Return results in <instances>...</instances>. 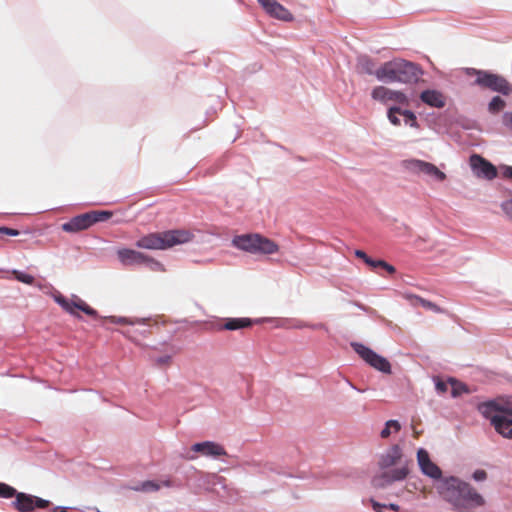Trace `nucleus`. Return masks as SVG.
<instances>
[{
    "label": "nucleus",
    "instance_id": "10",
    "mask_svg": "<svg viewBox=\"0 0 512 512\" xmlns=\"http://www.w3.org/2000/svg\"><path fill=\"white\" fill-rule=\"evenodd\" d=\"M404 168L414 174H425L437 181H444L446 174L438 169L434 164L419 159H410L403 162Z\"/></svg>",
    "mask_w": 512,
    "mask_h": 512
},
{
    "label": "nucleus",
    "instance_id": "6",
    "mask_svg": "<svg viewBox=\"0 0 512 512\" xmlns=\"http://www.w3.org/2000/svg\"><path fill=\"white\" fill-rule=\"evenodd\" d=\"M232 244L252 254H274L279 250V246L274 241L257 233L235 236Z\"/></svg>",
    "mask_w": 512,
    "mask_h": 512
},
{
    "label": "nucleus",
    "instance_id": "31",
    "mask_svg": "<svg viewBox=\"0 0 512 512\" xmlns=\"http://www.w3.org/2000/svg\"><path fill=\"white\" fill-rule=\"evenodd\" d=\"M20 232L17 229L9 227H0V238L3 236H18Z\"/></svg>",
    "mask_w": 512,
    "mask_h": 512
},
{
    "label": "nucleus",
    "instance_id": "7",
    "mask_svg": "<svg viewBox=\"0 0 512 512\" xmlns=\"http://www.w3.org/2000/svg\"><path fill=\"white\" fill-rule=\"evenodd\" d=\"M466 74L469 76H475L473 84L483 89H489L503 95H509L512 93V85L500 75L484 70H477L475 68H467Z\"/></svg>",
    "mask_w": 512,
    "mask_h": 512
},
{
    "label": "nucleus",
    "instance_id": "11",
    "mask_svg": "<svg viewBox=\"0 0 512 512\" xmlns=\"http://www.w3.org/2000/svg\"><path fill=\"white\" fill-rule=\"evenodd\" d=\"M512 409V397L498 398L495 400L480 403L478 405L479 412L486 418L491 420L493 425V417H501L505 411Z\"/></svg>",
    "mask_w": 512,
    "mask_h": 512
},
{
    "label": "nucleus",
    "instance_id": "41",
    "mask_svg": "<svg viewBox=\"0 0 512 512\" xmlns=\"http://www.w3.org/2000/svg\"><path fill=\"white\" fill-rule=\"evenodd\" d=\"M111 321L114 322V323H126V319L125 318L116 319L115 317H111Z\"/></svg>",
    "mask_w": 512,
    "mask_h": 512
},
{
    "label": "nucleus",
    "instance_id": "28",
    "mask_svg": "<svg viewBox=\"0 0 512 512\" xmlns=\"http://www.w3.org/2000/svg\"><path fill=\"white\" fill-rule=\"evenodd\" d=\"M12 274L14 275L15 279H17L18 281H20L22 283H25L28 285H32L34 283V277L32 275L23 273L18 270H14L12 272Z\"/></svg>",
    "mask_w": 512,
    "mask_h": 512
},
{
    "label": "nucleus",
    "instance_id": "29",
    "mask_svg": "<svg viewBox=\"0 0 512 512\" xmlns=\"http://www.w3.org/2000/svg\"><path fill=\"white\" fill-rule=\"evenodd\" d=\"M402 116L405 117V123L409 124L411 127H418L417 118L415 114L410 110H402Z\"/></svg>",
    "mask_w": 512,
    "mask_h": 512
},
{
    "label": "nucleus",
    "instance_id": "38",
    "mask_svg": "<svg viewBox=\"0 0 512 512\" xmlns=\"http://www.w3.org/2000/svg\"><path fill=\"white\" fill-rule=\"evenodd\" d=\"M355 256L359 259H362L365 263L370 258L364 251L362 250H355Z\"/></svg>",
    "mask_w": 512,
    "mask_h": 512
},
{
    "label": "nucleus",
    "instance_id": "25",
    "mask_svg": "<svg viewBox=\"0 0 512 512\" xmlns=\"http://www.w3.org/2000/svg\"><path fill=\"white\" fill-rule=\"evenodd\" d=\"M391 429H394V432L400 431V429H401L400 423L397 420L387 421L384 429L380 433L381 437L388 438L391 435Z\"/></svg>",
    "mask_w": 512,
    "mask_h": 512
},
{
    "label": "nucleus",
    "instance_id": "3",
    "mask_svg": "<svg viewBox=\"0 0 512 512\" xmlns=\"http://www.w3.org/2000/svg\"><path fill=\"white\" fill-rule=\"evenodd\" d=\"M194 234L186 229H174L164 232H154L139 238L135 246L141 249L166 250L176 245L192 241Z\"/></svg>",
    "mask_w": 512,
    "mask_h": 512
},
{
    "label": "nucleus",
    "instance_id": "1",
    "mask_svg": "<svg viewBox=\"0 0 512 512\" xmlns=\"http://www.w3.org/2000/svg\"><path fill=\"white\" fill-rule=\"evenodd\" d=\"M437 490L457 512H475L485 504L484 498L470 484L455 477L441 481Z\"/></svg>",
    "mask_w": 512,
    "mask_h": 512
},
{
    "label": "nucleus",
    "instance_id": "34",
    "mask_svg": "<svg viewBox=\"0 0 512 512\" xmlns=\"http://www.w3.org/2000/svg\"><path fill=\"white\" fill-rule=\"evenodd\" d=\"M473 478L476 480V481H483L487 478V473L485 470H476L474 473H473Z\"/></svg>",
    "mask_w": 512,
    "mask_h": 512
},
{
    "label": "nucleus",
    "instance_id": "27",
    "mask_svg": "<svg viewBox=\"0 0 512 512\" xmlns=\"http://www.w3.org/2000/svg\"><path fill=\"white\" fill-rule=\"evenodd\" d=\"M398 114L402 115V109L400 107L395 106V107H391L388 110V119L395 126L400 125V119L397 117Z\"/></svg>",
    "mask_w": 512,
    "mask_h": 512
},
{
    "label": "nucleus",
    "instance_id": "16",
    "mask_svg": "<svg viewBox=\"0 0 512 512\" xmlns=\"http://www.w3.org/2000/svg\"><path fill=\"white\" fill-rule=\"evenodd\" d=\"M267 14L282 21H291L293 15L276 0H257Z\"/></svg>",
    "mask_w": 512,
    "mask_h": 512
},
{
    "label": "nucleus",
    "instance_id": "21",
    "mask_svg": "<svg viewBox=\"0 0 512 512\" xmlns=\"http://www.w3.org/2000/svg\"><path fill=\"white\" fill-rule=\"evenodd\" d=\"M251 325L252 321L249 318H229L226 320L223 328L226 330H237Z\"/></svg>",
    "mask_w": 512,
    "mask_h": 512
},
{
    "label": "nucleus",
    "instance_id": "4",
    "mask_svg": "<svg viewBox=\"0 0 512 512\" xmlns=\"http://www.w3.org/2000/svg\"><path fill=\"white\" fill-rule=\"evenodd\" d=\"M411 463V460L404 459L402 449L399 445L395 444L389 447L381 454L378 460L379 467L384 470L396 465L399 466L381 475L380 480L383 481L382 484H391L395 481L404 480L409 474V465Z\"/></svg>",
    "mask_w": 512,
    "mask_h": 512
},
{
    "label": "nucleus",
    "instance_id": "32",
    "mask_svg": "<svg viewBox=\"0 0 512 512\" xmlns=\"http://www.w3.org/2000/svg\"><path fill=\"white\" fill-rule=\"evenodd\" d=\"M502 209L505 214L512 220V199L505 201L502 204Z\"/></svg>",
    "mask_w": 512,
    "mask_h": 512
},
{
    "label": "nucleus",
    "instance_id": "2",
    "mask_svg": "<svg viewBox=\"0 0 512 512\" xmlns=\"http://www.w3.org/2000/svg\"><path fill=\"white\" fill-rule=\"evenodd\" d=\"M418 66L401 58L387 61L375 71V77L384 83H411L418 80Z\"/></svg>",
    "mask_w": 512,
    "mask_h": 512
},
{
    "label": "nucleus",
    "instance_id": "13",
    "mask_svg": "<svg viewBox=\"0 0 512 512\" xmlns=\"http://www.w3.org/2000/svg\"><path fill=\"white\" fill-rule=\"evenodd\" d=\"M371 97L373 100L387 104L388 102H394L398 104L408 105L409 101L407 96L397 90L389 89L385 86H376L372 92Z\"/></svg>",
    "mask_w": 512,
    "mask_h": 512
},
{
    "label": "nucleus",
    "instance_id": "24",
    "mask_svg": "<svg viewBox=\"0 0 512 512\" xmlns=\"http://www.w3.org/2000/svg\"><path fill=\"white\" fill-rule=\"evenodd\" d=\"M506 106V102L499 96H495L491 99L488 105V110L490 113H498L502 111Z\"/></svg>",
    "mask_w": 512,
    "mask_h": 512
},
{
    "label": "nucleus",
    "instance_id": "14",
    "mask_svg": "<svg viewBox=\"0 0 512 512\" xmlns=\"http://www.w3.org/2000/svg\"><path fill=\"white\" fill-rule=\"evenodd\" d=\"M470 166L478 177L491 180L497 176L495 166L478 154H473L470 157Z\"/></svg>",
    "mask_w": 512,
    "mask_h": 512
},
{
    "label": "nucleus",
    "instance_id": "20",
    "mask_svg": "<svg viewBox=\"0 0 512 512\" xmlns=\"http://www.w3.org/2000/svg\"><path fill=\"white\" fill-rule=\"evenodd\" d=\"M420 99L425 104L434 108H443L446 105V97L444 94L437 90H424L420 94Z\"/></svg>",
    "mask_w": 512,
    "mask_h": 512
},
{
    "label": "nucleus",
    "instance_id": "39",
    "mask_svg": "<svg viewBox=\"0 0 512 512\" xmlns=\"http://www.w3.org/2000/svg\"><path fill=\"white\" fill-rule=\"evenodd\" d=\"M436 389L439 391V392H446L447 391V384L444 383V382H437L436 384Z\"/></svg>",
    "mask_w": 512,
    "mask_h": 512
},
{
    "label": "nucleus",
    "instance_id": "22",
    "mask_svg": "<svg viewBox=\"0 0 512 512\" xmlns=\"http://www.w3.org/2000/svg\"><path fill=\"white\" fill-rule=\"evenodd\" d=\"M357 69L360 73L374 75L375 76V64L368 57H361L357 64Z\"/></svg>",
    "mask_w": 512,
    "mask_h": 512
},
{
    "label": "nucleus",
    "instance_id": "43",
    "mask_svg": "<svg viewBox=\"0 0 512 512\" xmlns=\"http://www.w3.org/2000/svg\"><path fill=\"white\" fill-rule=\"evenodd\" d=\"M506 175L512 179V167H509L507 170H506Z\"/></svg>",
    "mask_w": 512,
    "mask_h": 512
},
{
    "label": "nucleus",
    "instance_id": "5",
    "mask_svg": "<svg viewBox=\"0 0 512 512\" xmlns=\"http://www.w3.org/2000/svg\"><path fill=\"white\" fill-rule=\"evenodd\" d=\"M12 507L18 512H32L35 508H46L50 505L48 500L26 494L23 492H17V490L3 482H0V498H13Z\"/></svg>",
    "mask_w": 512,
    "mask_h": 512
},
{
    "label": "nucleus",
    "instance_id": "19",
    "mask_svg": "<svg viewBox=\"0 0 512 512\" xmlns=\"http://www.w3.org/2000/svg\"><path fill=\"white\" fill-rule=\"evenodd\" d=\"M192 450L194 452H200L205 456L219 457L227 455L223 446L211 441L195 443L192 446Z\"/></svg>",
    "mask_w": 512,
    "mask_h": 512
},
{
    "label": "nucleus",
    "instance_id": "37",
    "mask_svg": "<svg viewBox=\"0 0 512 512\" xmlns=\"http://www.w3.org/2000/svg\"><path fill=\"white\" fill-rule=\"evenodd\" d=\"M380 264H381V268L385 269L389 274H394L396 272L395 267L390 265L389 263L384 261V263H380Z\"/></svg>",
    "mask_w": 512,
    "mask_h": 512
},
{
    "label": "nucleus",
    "instance_id": "26",
    "mask_svg": "<svg viewBox=\"0 0 512 512\" xmlns=\"http://www.w3.org/2000/svg\"><path fill=\"white\" fill-rule=\"evenodd\" d=\"M144 264H146L148 266V268L154 272H165L166 271L165 266L161 262H159L149 256H147V260H145Z\"/></svg>",
    "mask_w": 512,
    "mask_h": 512
},
{
    "label": "nucleus",
    "instance_id": "36",
    "mask_svg": "<svg viewBox=\"0 0 512 512\" xmlns=\"http://www.w3.org/2000/svg\"><path fill=\"white\" fill-rule=\"evenodd\" d=\"M380 263H384V261L383 260H374L371 257L366 262V264L368 266H370L372 269L381 268V264Z\"/></svg>",
    "mask_w": 512,
    "mask_h": 512
},
{
    "label": "nucleus",
    "instance_id": "18",
    "mask_svg": "<svg viewBox=\"0 0 512 512\" xmlns=\"http://www.w3.org/2000/svg\"><path fill=\"white\" fill-rule=\"evenodd\" d=\"M495 430L505 438H512V409L505 411L501 417H493Z\"/></svg>",
    "mask_w": 512,
    "mask_h": 512
},
{
    "label": "nucleus",
    "instance_id": "23",
    "mask_svg": "<svg viewBox=\"0 0 512 512\" xmlns=\"http://www.w3.org/2000/svg\"><path fill=\"white\" fill-rule=\"evenodd\" d=\"M161 485L154 481H144L141 484L135 486H129V489L141 492H154L160 489Z\"/></svg>",
    "mask_w": 512,
    "mask_h": 512
},
{
    "label": "nucleus",
    "instance_id": "44",
    "mask_svg": "<svg viewBox=\"0 0 512 512\" xmlns=\"http://www.w3.org/2000/svg\"><path fill=\"white\" fill-rule=\"evenodd\" d=\"M164 485H165V486H169V485H170V482H169V481H165V482H164Z\"/></svg>",
    "mask_w": 512,
    "mask_h": 512
},
{
    "label": "nucleus",
    "instance_id": "12",
    "mask_svg": "<svg viewBox=\"0 0 512 512\" xmlns=\"http://www.w3.org/2000/svg\"><path fill=\"white\" fill-rule=\"evenodd\" d=\"M54 300L57 302L66 312L78 316L76 310H80L85 314L95 317L97 315L96 310L90 307L86 302H84L79 297H74L72 299H67L62 294L57 293L54 295Z\"/></svg>",
    "mask_w": 512,
    "mask_h": 512
},
{
    "label": "nucleus",
    "instance_id": "40",
    "mask_svg": "<svg viewBox=\"0 0 512 512\" xmlns=\"http://www.w3.org/2000/svg\"><path fill=\"white\" fill-rule=\"evenodd\" d=\"M372 506L376 512H382V510L386 507L385 505H381L380 503L374 500H372Z\"/></svg>",
    "mask_w": 512,
    "mask_h": 512
},
{
    "label": "nucleus",
    "instance_id": "30",
    "mask_svg": "<svg viewBox=\"0 0 512 512\" xmlns=\"http://www.w3.org/2000/svg\"><path fill=\"white\" fill-rule=\"evenodd\" d=\"M419 301H420L421 305L426 309L432 310L436 313H441L443 311L439 306H437L435 303H433L431 301H428V300H425L422 298H419Z\"/></svg>",
    "mask_w": 512,
    "mask_h": 512
},
{
    "label": "nucleus",
    "instance_id": "17",
    "mask_svg": "<svg viewBox=\"0 0 512 512\" xmlns=\"http://www.w3.org/2000/svg\"><path fill=\"white\" fill-rule=\"evenodd\" d=\"M117 256L119 261L125 266L142 265L147 260V255L144 253L128 248L119 249Z\"/></svg>",
    "mask_w": 512,
    "mask_h": 512
},
{
    "label": "nucleus",
    "instance_id": "15",
    "mask_svg": "<svg viewBox=\"0 0 512 512\" xmlns=\"http://www.w3.org/2000/svg\"><path fill=\"white\" fill-rule=\"evenodd\" d=\"M417 461L423 474L433 479L441 478V469L431 461L430 456L425 449L420 448L417 451Z\"/></svg>",
    "mask_w": 512,
    "mask_h": 512
},
{
    "label": "nucleus",
    "instance_id": "42",
    "mask_svg": "<svg viewBox=\"0 0 512 512\" xmlns=\"http://www.w3.org/2000/svg\"><path fill=\"white\" fill-rule=\"evenodd\" d=\"M388 507H389L390 509L394 510V511H398V510H399V506H398V505H396V504H390Z\"/></svg>",
    "mask_w": 512,
    "mask_h": 512
},
{
    "label": "nucleus",
    "instance_id": "33",
    "mask_svg": "<svg viewBox=\"0 0 512 512\" xmlns=\"http://www.w3.org/2000/svg\"><path fill=\"white\" fill-rule=\"evenodd\" d=\"M503 124L510 130H512V111L506 112L503 115Z\"/></svg>",
    "mask_w": 512,
    "mask_h": 512
},
{
    "label": "nucleus",
    "instance_id": "35",
    "mask_svg": "<svg viewBox=\"0 0 512 512\" xmlns=\"http://www.w3.org/2000/svg\"><path fill=\"white\" fill-rule=\"evenodd\" d=\"M171 362V356H162V357H159L156 359V364L158 366H164V365H169Z\"/></svg>",
    "mask_w": 512,
    "mask_h": 512
},
{
    "label": "nucleus",
    "instance_id": "9",
    "mask_svg": "<svg viewBox=\"0 0 512 512\" xmlns=\"http://www.w3.org/2000/svg\"><path fill=\"white\" fill-rule=\"evenodd\" d=\"M351 346L354 351L372 368L384 374H391V364L385 357L377 354L371 348L361 343H352Z\"/></svg>",
    "mask_w": 512,
    "mask_h": 512
},
{
    "label": "nucleus",
    "instance_id": "8",
    "mask_svg": "<svg viewBox=\"0 0 512 512\" xmlns=\"http://www.w3.org/2000/svg\"><path fill=\"white\" fill-rule=\"evenodd\" d=\"M111 211L94 210L89 211L71 218L68 222L63 223L61 228L68 233H77L88 229L97 222H103L112 217Z\"/></svg>",
    "mask_w": 512,
    "mask_h": 512
}]
</instances>
